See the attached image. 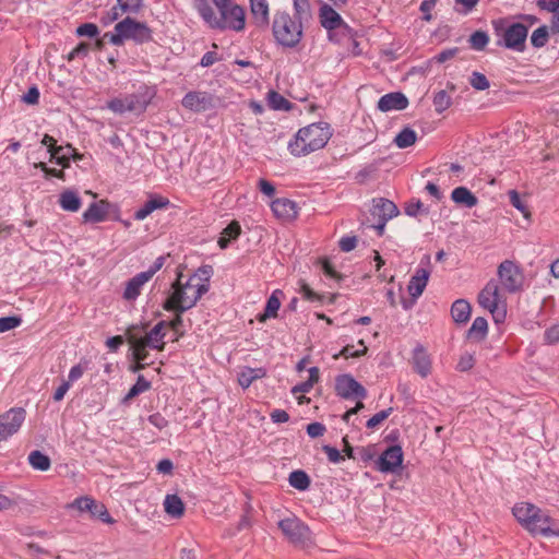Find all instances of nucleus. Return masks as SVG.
Listing matches in <instances>:
<instances>
[{"label":"nucleus","instance_id":"nucleus-40","mask_svg":"<svg viewBox=\"0 0 559 559\" xmlns=\"http://www.w3.org/2000/svg\"><path fill=\"white\" fill-rule=\"evenodd\" d=\"M288 483L295 489L306 490L310 486V478L304 471L297 469L289 474Z\"/></svg>","mask_w":559,"mask_h":559},{"label":"nucleus","instance_id":"nucleus-13","mask_svg":"<svg viewBox=\"0 0 559 559\" xmlns=\"http://www.w3.org/2000/svg\"><path fill=\"white\" fill-rule=\"evenodd\" d=\"M246 26V12L239 4L222 11L219 13L216 29H231L235 32H241Z\"/></svg>","mask_w":559,"mask_h":559},{"label":"nucleus","instance_id":"nucleus-25","mask_svg":"<svg viewBox=\"0 0 559 559\" xmlns=\"http://www.w3.org/2000/svg\"><path fill=\"white\" fill-rule=\"evenodd\" d=\"M413 365L415 371L423 378H426L431 371V360L426 349L417 345L413 352Z\"/></svg>","mask_w":559,"mask_h":559},{"label":"nucleus","instance_id":"nucleus-54","mask_svg":"<svg viewBox=\"0 0 559 559\" xmlns=\"http://www.w3.org/2000/svg\"><path fill=\"white\" fill-rule=\"evenodd\" d=\"M27 460L34 469L47 471L50 467L49 456H27Z\"/></svg>","mask_w":559,"mask_h":559},{"label":"nucleus","instance_id":"nucleus-31","mask_svg":"<svg viewBox=\"0 0 559 559\" xmlns=\"http://www.w3.org/2000/svg\"><path fill=\"white\" fill-rule=\"evenodd\" d=\"M194 8L201 17L212 27L216 28L218 16H216L213 7L209 0H195Z\"/></svg>","mask_w":559,"mask_h":559},{"label":"nucleus","instance_id":"nucleus-5","mask_svg":"<svg viewBox=\"0 0 559 559\" xmlns=\"http://www.w3.org/2000/svg\"><path fill=\"white\" fill-rule=\"evenodd\" d=\"M272 34L277 45L295 48L304 36L302 23L286 11H277L273 15Z\"/></svg>","mask_w":559,"mask_h":559},{"label":"nucleus","instance_id":"nucleus-58","mask_svg":"<svg viewBox=\"0 0 559 559\" xmlns=\"http://www.w3.org/2000/svg\"><path fill=\"white\" fill-rule=\"evenodd\" d=\"M392 413V408H388V409H383V411H380L379 413L374 414L371 418L368 419L367 421V428H376L377 426H379L382 421H384L389 416L390 414Z\"/></svg>","mask_w":559,"mask_h":559},{"label":"nucleus","instance_id":"nucleus-21","mask_svg":"<svg viewBox=\"0 0 559 559\" xmlns=\"http://www.w3.org/2000/svg\"><path fill=\"white\" fill-rule=\"evenodd\" d=\"M321 25L328 29H336L344 24L342 16L329 4L324 3L319 10Z\"/></svg>","mask_w":559,"mask_h":559},{"label":"nucleus","instance_id":"nucleus-32","mask_svg":"<svg viewBox=\"0 0 559 559\" xmlns=\"http://www.w3.org/2000/svg\"><path fill=\"white\" fill-rule=\"evenodd\" d=\"M50 160L55 159V162L67 168L70 166L71 154H74V147L71 144L60 145L58 148L49 150Z\"/></svg>","mask_w":559,"mask_h":559},{"label":"nucleus","instance_id":"nucleus-20","mask_svg":"<svg viewBox=\"0 0 559 559\" xmlns=\"http://www.w3.org/2000/svg\"><path fill=\"white\" fill-rule=\"evenodd\" d=\"M250 10L255 26L266 28L270 23L267 0H250Z\"/></svg>","mask_w":559,"mask_h":559},{"label":"nucleus","instance_id":"nucleus-61","mask_svg":"<svg viewBox=\"0 0 559 559\" xmlns=\"http://www.w3.org/2000/svg\"><path fill=\"white\" fill-rule=\"evenodd\" d=\"M474 357L471 354H464L457 362V369L460 371H468L474 367Z\"/></svg>","mask_w":559,"mask_h":559},{"label":"nucleus","instance_id":"nucleus-18","mask_svg":"<svg viewBox=\"0 0 559 559\" xmlns=\"http://www.w3.org/2000/svg\"><path fill=\"white\" fill-rule=\"evenodd\" d=\"M408 106L407 97L401 92L388 93L380 97L378 109L382 112L403 110Z\"/></svg>","mask_w":559,"mask_h":559},{"label":"nucleus","instance_id":"nucleus-59","mask_svg":"<svg viewBox=\"0 0 559 559\" xmlns=\"http://www.w3.org/2000/svg\"><path fill=\"white\" fill-rule=\"evenodd\" d=\"M540 10L552 13L556 16L559 13V0H537Z\"/></svg>","mask_w":559,"mask_h":559},{"label":"nucleus","instance_id":"nucleus-33","mask_svg":"<svg viewBox=\"0 0 559 559\" xmlns=\"http://www.w3.org/2000/svg\"><path fill=\"white\" fill-rule=\"evenodd\" d=\"M165 512L175 518H181L185 512V504L177 495H167L164 500Z\"/></svg>","mask_w":559,"mask_h":559},{"label":"nucleus","instance_id":"nucleus-36","mask_svg":"<svg viewBox=\"0 0 559 559\" xmlns=\"http://www.w3.org/2000/svg\"><path fill=\"white\" fill-rule=\"evenodd\" d=\"M417 140V134L416 132L406 127L404 129H402L395 136L394 139V144L399 147V148H407L409 146H412L413 144H415Z\"/></svg>","mask_w":559,"mask_h":559},{"label":"nucleus","instance_id":"nucleus-1","mask_svg":"<svg viewBox=\"0 0 559 559\" xmlns=\"http://www.w3.org/2000/svg\"><path fill=\"white\" fill-rule=\"evenodd\" d=\"M212 267L206 265L198 270L188 278L185 284L180 283V277L173 284V293L165 300L163 308L166 311L185 312L191 309L201 297L210 289V277Z\"/></svg>","mask_w":559,"mask_h":559},{"label":"nucleus","instance_id":"nucleus-53","mask_svg":"<svg viewBox=\"0 0 559 559\" xmlns=\"http://www.w3.org/2000/svg\"><path fill=\"white\" fill-rule=\"evenodd\" d=\"M21 323H22V319L20 317H15V316L2 317V318H0V333L15 329Z\"/></svg>","mask_w":559,"mask_h":559},{"label":"nucleus","instance_id":"nucleus-34","mask_svg":"<svg viewBox=\"0 0 559 559\" xmlns=\"http://www.w3.org/2000/svg\"><path fill=\"white\" fill-rule=\"evenodd\" d=\"M59 204L64 211L78 212L82 202L76 192L67 190L60 194Z\"/></svg>","mask_w":559,"mask_h":559},{"label":"nucleus","instance_id":"nucleus-15","mask_svg":"<svg viewBox=\"0 0 559 559\" xmlns=\"http://www.w3.org/2000/svg\"><path fill=\"white\" fill-rule=\"evenodd\" d=\"M528 29L522 23H513L503 34L504 46L509 49L523 51L525 48V40L527 38Z\"/></svg>","mask_w":559,"mask_h":559},{"label":"nucleus","instance_id":"nucleus-38","mask_svg":"<svg viewBox=\"0 0 559 559\" xmlns=\"http://www.w3.org/2000/svg\"><path fill=\"white\" fill-rule=\"evenodd\" d=\"M129 342L133 349L134 359L139 362L145 361L148 355L146 350L148 345H146L141 337H136L135 335H129Z\"/></svg>","mask_w":559,"mask_h":559},{"label":"nucleus","instance_id":"nucleus-48","mask_svg":"<svg viewBox=\"0 0 559 559\" xmlns=\"http://www.w3.org/2000/svg\"><path fill=\"white\" fill-rule=\"evenodd\" d=\"M182 313L183 312H176L174 319L170 320L169 322H166V326H169L175 333L174 341H178L180 337L185 335V331L181 330L183 323Z\"/></svg>","mask_w":559,"mask_h":559},{"label":"nucleus","instance_id":"nucleus-57","mask_svg":"<svg viewBox=\"0 0 559 559\" xmlns=\"http://www.w3.org/2000/svg\"><path fill=\"white\" fill-rule=\"evenodd\" d=\"M302 298L311 302H322L323 296L316 293L308 284L302 283L300 287Z\"/></svg>","mask_w":559,"mask_h":559},{"label":"nucleus","instance_id":"nucleus-22","mask_svg":"<svg viewBox=\"0 0 559 559\" xmlns=\"http://www.w3.org/2000/svg\"><path fill=\"white\" fill-rule=\"evenodd\" d=\"M170 204L169 200L162 195L151 197L142 207L133 215L134 219L143 221L155 210L166 209Z\"/></svg>","mask_w":559,"mask_h":559},{"label":"nucleus","instance_id":"nucleus-41","mask_svg":"<svg viewBox=\"0 0 559 559\" xmlns=\"http://www.w3.org/2000/svg\"><path fill=\"white\" fill-rule=\"evenodd\" d=\"M277 294H281V290L273 292V294L269 297L266 305H265L264 313L259 319L260 321H264L266 318H276L277 317V311L281 307V301L277 297Z\"/></svg>","mask_w":559,"mask_h":559},{"label":"nucleus","instance_id":"nucleus-51","mask_svg":"<svg viewBox=\"0 0 559 559\" xmlns=\"http://www.w3.org/2000/svg\"><path fill=\"white\" fill-rule=\"evenodd\" d=\"M293 5L295 10L294 17H298L299 21L304 16H308L310 13V3L309 0H293Z\"/></svg>","mask_w":559,"mask_h":559},{"label":"nucleus","instance_id":"nucleus-27","mask_svg":"<svg viewBox=\"0 0 559 559\" xmlns=\"http://www.w3.org/2000/svg\"><path fill=\"white\" fill-rule=\"evenodd\" d=\"M166 326V321H159L144 337H141L146 345L152 349L163 350L165 348L163 329Z\"/></svg>","mask_w":559,"mask_h":559},{"label":"nucleus","instance_id":"nucleus-11","mask_svg":"<svg viewBox=\"0 0 559 559\" xmlns=\"http://www.w3.org/2000/svg\"><path fill=\"white\" fill-rule=\"evenodd\" d=\"M498 276L503 288L509 293H516L522 288L523 276L519 266L511 260H504L498 266Z\"/></svg>","mask_w":559,"mask_h":559},{"label":"nucleus","instance_id":"nucleus-23","mask_svg":"<svg viewBox=\"0 0 559 559\" xmlns=\"http://www.w3.org/2000/svg\"><path fill=\"white\" fill-rule=\"evenodd\" d=\"M150 274L141 272L130 278L126 284L123 298L128 301L135 300L140 296L143 285L150 281Z\"/></svg>","mask_w":559,"mask_h":559},{"label":"nucleus","instance_id":"nucleus-46","mask_svg":"<svg viewBox=\"0 0 559 559\" xmlns=\"http://www.w3.org/2000/svg\"><path fill=\"white\" fill-rule=\"evenodd\" d=\"M121 13H138L142 7V0H117Z\"/></svg>","mask_w":559,"mask_h":559},{"label":"nucleus","instance_id":"nucleus-45","mask_svg":"<svg viewBox=\"0 0 559 559\" xmlns=\"http://www.w3.org/2000/svg\"><path fill=\"white\" fill-rule=\"evenodd\" d=\"M549 38L548 27L546 25L539 26L531 35V44L535 48L544 47Z\"/></svg>","mask_w":559,"mask_h":559},{"label":"nucleus","instance_id":"nucleus-62","mask_svg":"<svg viewBox=\"0 0 559 559\" xmlns=\"http://www.w3.org/2000/svg\"><path fill=\"white\" fill-rule=\"evenodd\" d=\"M340 249L343 251V252H349L352 250H354L356 248V245H357V238L355 236L353 237H349V236H346V237H342L340 242Z\"/></svg>","mask_w":559,"mask_h":559},{"label":"nucleus","instance_id":"nucleus-37","mask_svg":"<svg viewBox=\"0 0 559 559\" xmlns=\"http://www.w3.org/2000/svg\"><path fill=\"white\" fill-rule=\"evenodd\" d=\"M151 389V382L147 381L144 376L140 374L136 382L130 388L129 392L123 397V403H129L132 399L144 393Z\"/></svg>","mask_w":559,"mask_h":559},{"label":"nucleus","instance_id":"nucleus-35","mask_svg":"<svg viewBox=\"0 0 559 559\" xmlns=\"http://www.w3.org/2000/svg\"><path fill=\"white\" fill-rule=\"evenodd\" d=\"M487 332V320L483 317H477L473 321L471 328L467 330V337L475 341H481L486 337Z\"/></svg>","mask_w":559,"mask_h":559},{"label":"nucleus","instance_id":"nucleus-42","mask_svg":"<svg viewBox=\"0 0 559 559\" xmlns=\"http://www.w3.org/2000/svg\"><path fill=\"white\" fill-rule=\"evenodd\" d=\"M317 264L319 265L321 272L328 278L333 280L335 282H340L343 278V276L335 270V267L328 258L318 259Z\"/></svg>","mask_w":559,"mask_h":559},{"label":"nucleus","instance_id":"nucleus-64","mask_svg":"<svg viewBox=\"0 0 559 559\" xmlns=\"http://www.w3.org/2000/svg\"><path fill=\"white\" fill-rule=\"evenodd\" d=\"M545 341L548 344H556L559 342V324L552 325L547 329L544 334Z\"/></svg>","mask_w":559,"mask_h":559},{"label":"nucleus","instance_id":"nucleus-28","mask_svg":"<svg viewBox=\"0 0 559 559\" xmlns=\"http://www.w3.org/2000/svg\"><path fill=\"white\" fill-rule=\"evenodd\" d=\"M472 307L465 299H457L452 304L451 316L456 323H466L471 318Z\"/></svg>","mask_w":559,"mask_h":559},{"label":"nucleus","instance_id":"nucleus-50","mask_svg":"<svg viewBox=\"0 0 559 559\" xmlns=\"http://www.w3.org/2000/svg\"><path fill=\"white\" fill-rule=\"evenodd\" d=\"M509 200L510 203L524 215V217H528L530 211L521 195L515 190L509 191Z\"/></svg>","mask_w":559,"mask_h":559},{"label":"nucleus","instance_id":"nucleus-49","mask_svg":"<svg viewBox=\"0 0 559 559\" xmlns=\"http://www.w3.org/2000/svg\"><path fill=\"white\" fill-rule=\"evenodd\" d=\"M405 213L408 216H417L419 214L428 215L429 209L425 207L420 200L409 201L405 206Z\"/></svg>","mask_w":559,"mask_h":559},{"label":"nucleus","instance_id":"nucleus-44","mask_svg":"<svg viewBox=\"0 0 559 559\" xmlns=\"http://www.w3.org/2000/svg\"><path fill=\"white\" fill-rule=\"evenodd\" d=\"M468 41L474 50L480 51L488 45L489 36L484 31H476L469 36Z\"/></svg>","mask_w":559,"mask_h":559},{"label":"nucleus","instance_id":"nucleus-26","mask_svg":"<svg viewBox=\"0 0 559 559\" xmlns=\"http://www.w3.org/2000/svg\"><path fill=\"white\" fill-rule=\"evenodd\" d=\"M109 203L105 200L92 203L88 209L83 213L84 222L100 223L104 222L108 215Z\"/></svg>","mask_w":559,"mask_h":559},{"label":"nucleus","instance_id":"nucleus-47","mask_svg":"<svg viewBox=\"0 0 559 559\" xmlns=\"http://www.w3.org/2000/svg\"><path fill=\"white\" fill-rule=\"evenodd\" d=\"M469 84L477 91H485L490 86L488 79L483 73L477 71L472 73L469 78Z\"/></svg>","mask_w":559,"mask_h":559},{"label":"nucleus","instance_id":"nucleus-6","mask_svg":"<svg viewBox=\"0 0 559 559\" xmlns=\"http://www.w3.org/2000/svg\"><path fill=\"white\" fill-rule=\"evenodd\" d=\"M109 41L115 46H121L126 40H133L135 44H144L152 40V29L144 22H139L130 16L115 25V33H106Z\"/></svg>","mask_w":559,"mask_h":559},{"label":"nucleus","instance_id":"nucleus-30","mask_svg":"<svg viewBox=\"0 0 559 559\" xmlns=\"http://www.w3.org/2000/svg\"><path fill=\"white\" fill-rule=\"evenodd\" d=\"M454 203L472 209L477 205L478 199L465 187H457L451 193Z\"/></svg>","mask_w":559,"mask_h":559},{"label":"nucleus","instance_id":"nucleus-8","mask_svg":"<svg viewBox=\"0 0 559 559\" xmlns=\"http://www.w3.org/2000/svg\"><path fill=\"white\" fill-rule=\"evenodd\" d=\"M278 528L294 545H304L310 539L309 527L295 515L281 520Z\"/></svg>","mask_w":559,"mask_h":559},{"label":"nucleus","instance_id":"nucleus-9","mask_svg":"<svg viewBox=\"0 0 559 559\" xmlns=\"http://www.w3.org/2000/svg\"><path fill=\"white\" fill-rule=\"evenodd\" d=\"M399 213V209L394 202L384 198L373 200L370 214L376 221L372 227L377 230L379 236L383 235L386 222L395 217Z\"/></svg>","mask_w":559,"mask_h":559},{"label":"nucleus","instance_id":"nucleus-16","mask_svg":"<svg viewBox=\"0 0 559 559\" xmlns=\"http://www.w3.org/2000/svg\"><path fill=\"white\" fill-rule=\"evenodd\" d=\"M181 104L185 108L194 112L206 111L214 105L213 96L210 93L199 91L188 92L183 96Z\"/></svg>","mask_w":559,"mask_h":559},{"label":"nucleus","instance_id":"nucleus-10","mask_svg":"<svg viewBox=\"0 0 559 559\" xmlns=\"http://www.w3.org/2000/svg\"><path fill=\"white\" fill-rule=\"evenodd\" d=\"M69 509H76L80 512L90 513L91 518L98 519L104 523L112 524L115 521L107 511L104 503L96 501L90 496H83L74 499L68 504Z\"/></svg>","mask_w":559,"mask_h":559},{"label":"nucleus","instance_id":"nucleus-63","mask_svg":"<svg viewBox=\"0 0 559 559\" xmlns=\"http://www.w3.org/2000/svg\"><path fill=\"white\" fill-rule=\"evenodd\" d=\"M23 102L29 105H35L39 100V91L36 86H32L22 97Z\"/></svg>","mask_w":559,"mask_h":559},{"label":"nucleus","instance_id":"nucleus-2","mask_svg":"<svg viewBox=\"0 0 559 559\" xmlns=\"http://www.w3.org/2000/svg\"><path fill=\"white\" fill-rule=\"evenodd\" d=\"M516 521L532 535L559 536L555 520L544 510L530 502H519L512 508Z\"/></svg>","mask_w":559,"mask_h":559},{"label":"nucleus","instance_id":"nucleus-43","mask_svg":"<svg viewBox=\"0 0 559 559\" xmlns=\"http://www.w3.org/2000/svg\"><path fill=\"white\" fill-rule=\"evenodd\" d=\"M432 103L435 106V110L438 114H441L451 106L452 99L451 96L447 93V91L441 90L435 94Z\"/></svg>","mask_w":559,"mask_h":559},{"label":"nucleus","instance_id":"nucleus-12","mask_svg":"<svg viewBox=\"0 0 559 559\" xmlns=\"http://www.w3.org/2000/svg\"><path fill=\"white\" fill-rule=\"evenodd\" d=\"M335 392L336 395L345 400H364L367 397L368 394L365 386L361 385L357 380H355L350 374L347 373L340 374L336 377Z\"/></svg>","mask_w":559,"mask_h":559},{"label":"nucleus","instance_id":"nucleus-55","mask_svg":"<svg viewBox=\"0 0 559 559\" xmlns=\"http://www.w3.org/2000/svg\"><path fill=\"white\" fill-rule=\"evenodd\" d=\"M98 34V26L94 23H84L76 28L78 36L96 37Z\"/></svg>","mask_w":559,"mask_h":559},{"label":"nucleus","instance_id":"nucleus-17","mask_svg":"<svg viewBox=\"0 0 559 559\" xmlns=\"http://www.w3.org/2000/svg\"><path fill=\"white\" fill-rule=\"evenodd\" d=\"M271 210L277 218L286 221L296 218L298 214L297 203L286 198L273 200Z\"/></svg>","mask_w":559,"mask_h":559},{"label":"nucleus","instance_id":"nucleus-60","mask_svg":"<svg viewBox=\"0 0 559 559\" xmlns=\"http://www.w3.org/2000/svg\"><path fill=\"white\" fill-rule=\"evenodd\" d=\"M325 431H326L325 426L319 421L311 423L307 426V433L311 438L321 437L324 435Z\"/></svg>","mask_w":559,"mask_h":559},{"label":"nucleus","instance_id":"nucleus-19","mask_svg":"<svg viewBox=\"0 0 559 559\" xmlns=\"http://www.w3.org/2000/svg\"><path fill=\"white\" fill-rule=\"evenodd\" d=\"M430 271L428 269L418 267L415 274L411 277L409 283L407 285V290L414 300L421 296L423 292L427 286Z\"/></svg>","mask_w":559,"mask_h":559},{"label":"nucleus","instance_id":"nucleus-24","mask_svg":"<svg viewBox=\"0 0 559 559\" xmlns=\"http://www.w3.org/2000/svg\"><path fill=\"white\" fill-rule=\"evenodd\" d=\"M376 468L385 474L401 475L404 456H376Z\"/></svg>","mask_w":559,"mask_h":559},{"label":"nucleus","instance_id":"nucleus-52","mask_svg":"<svg viewBox=\"0 0 559 559\" xmlns=\"http://www.w3.org/2000/svg\"><path fill=\"white\" fill-rule=\"evenodd\" d=\"M88 369V361L82 360L78 365L73 366L69 371V380L67 382H74L79 380L83 373Z\"/></svg>","mask_w":559,"mask_h":559},{"label":"nucleus","instance_id":"nucleus-14","mask_svg":"<svg viewBox=\"0 0 559 559\" xmlns=\"http://www.w3.org/2000/svg\"><path fill=\"white\" fill-rule=\"evenodd\" d=\"M25 420V411L21 407L11 408L0 415V442L19 431Z\"/></svg>","mask_w":559,"mask_h":559},{"label":"nucleus","instance_id":"nucleus-4","mask_svg":"<svg viewBox=\"0 0 559 559\" xmlns=\"http://www.w3.org/2000/svg\"><path fill=\"white\" fill-rule=\"evenodd\" d=\"M156 96L155 86L142 83L132 94L114 97L107 102V108L117 115L133 112L135 115L143 114L152 99Z\"/></svg>","mask_w":559,"mask_h":559},{"label":"nucleus","instance_id":"nucleus-3","mask_svg":"<svg viewBox=\"0 0 559 559\" xmlns=\"http://www.w3.org/2000/svg\"><path fill=\"white\" fill-rule=\"evenodd\" d=\"M331 132L326 123L318 122L299 129L289 141L288 150L295 156H305L325 146Z\"/></svg>","mask_w":559,"mask_h":559},{"label":"nucleus","instance_id":"nucleus-39","mask_svg":"<svg viewBox=\"0 0 559 559\" xmlns=\"http://www.w3.org/2000/svg\"><path fill=\"white\" fill-rule=\"evenodd\" d=\"M267 105L274 110H289L293 106L288 99L275 91L269 92Z\"/></svg>","mask_w":559,"mask_h":559},{"label":"nucleus","instance_id":"nucleus-7","mask_svg":"<svg viewBox=\"0 0 559 559\" xmlns=\"http://www.w3.org/2000/svg\"><path fill=\"white\" fill-rule=\"evenodd\" d=\"M502 301L499 285L497 281L490 280L478 295V304L488 310L496 319L497 322L504 319L506 310L499 307Z\"/></svg>","mask_w":559,"mask_h":559},{"label":"nucleus","instance_id":"nucleus-56","mask_svg":"<svg viewBox=\"0 0 559 559\" xmlns=\"http://www.w3.org/2000/svg\"><path fill=\"white\" fill-rule=\"evenodd\" d=\"M358 344L362 347L361 349L355 350L354 345H346L341 350V355L348 358V357H360L366 354L367 346L365 345V342L360 340Z\"/></svg>","mask_w":559,"mask_h":559},{"label":"nucleus","instance_id":"nucleus-29","mask_svg":"<svg viewBox=\"0 0 559 559\" xmlns=\"http://www.w3.org/2000/svg\"><path fill=\"white\" fill-rule=\"evenodd\" d=\"M265 374L264 368L245 367L238 374V383L241 388L248 389L254 380L262 379Z\"/></svg>","mask_w":559,"mask_h":559}]
</instances>
